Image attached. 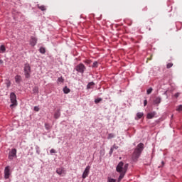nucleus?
I'll use <instances>...</instances> for the list:
<instances>
[{"label":"nucleus","instance_id":"29","mask_svg":"<svg viewBox=\"0 0 182 182\" xmlns=\"http://www.w3.org/2000/svg\"><path fill=\"white\" fill-rule=\"evenodd\" d=\"M167 69H170V68H173V63H169L166 65Z\"/></svg>","mask_w":182,"mask_h":182},{"label":"nucleus","instance_id":"11","mask_svg":"<svg viewBox=\"0 0 182 182\" xmlns=\"http://www.w3.org/2000/svg\"><path fill=\"white\" fill-rule=\"evenodd\" d=\"M14 80L16 82V83H17V85H19V83H21V82H22V77L21 75H16L14 77Z\"/></svg>","mask_w":182,"mask_h":182},{"label":"nucleus","instance_id":"18","mask_svg":"<svg viewBox=\"0 0 182 182\" xmlns=\"http://www.w3.org/2000/svg\"><path fill=\"white\" fill-rule=\"evenodd\" d=\"M92 86H95V82H89L87 85V89H92Z\"/></svg>","mask_w":182,"mask_h":182},{"label":"nucleus","instance_id":"13","mask_svg":"<svg viewBox=\"0 0 182 182\" xmlns=\"http://www.w3.org/2000/svg\"><path fill=\"white\" fill-rule=\"evenodd\" d=\"M156 116V112H149L147 114L146 117L147 119H153Z\"/></svg>","mask_w":182,"mask_h":182},{"label":"nucleus","instance_id":"14","mask_svg":"<svg viewBox=\"0 0 182 182\" xmlns=\"http://www.w3.org/2000/svg\"><path fill=\"white\" fill-rule=\"evenodd\" d=\"M154 105H160V103H161V98L160 97H156L154 100Z\"/></svg>","mask_w":182,"mask_h":182},{"label":"nucleus","instance_id":"3","mask_svg":"<svg viewBox=\"0 0 182 182\" xmlns=\"http://www.w3.org/2000/svg\"><path fill=\"white\" fill-rule=\"evenodd\" d=\"M23 71L25 77L29 79L31 77V65L29 63L24 64Z\"/></svg>","mask_w":182,"mask_h":182},{"label":"nucleus","instance_id":"23","mask_svg":"<svg viewBox=\"0 0 182 182\" xmlns=\"http://www.w3.org/2000/svg\"><path fill=\"white\" fill-rule=\"evenodd\" d=\"M33 93H39V88L38 87H34L33 88Z\"/></svg>","mask_w":182,"mask_h":182},{"label":"nucleus","instance_id":"5","mask_svg":"<svg viewBox=\"0 0 182 182\" xmlns=\"http://www.w3.org/2000/svg\"><path fill=\"white\" fill-rule=\"evenodd\" d=\"M56 173L61 177H65V176H66V170H65V168L63 167L58 168Z\"/></svg>","mask_w":182,"mask_h":182},{"label":"nucleus","instance_id":"22","mask_svg":"<svg viewBox=\"0 0 182 182\" xmlns=\"http://www.w3.org/2000/svg\"><path fill=\"white\" fill-rule=\"evenodd\" d=\"M54 117L55 119H58V117H60V112L59 111H58L57 112H55L54 114Z\"/></svg>","mask_w":182,"mask_h":182},{"label":"nucleus","instance_id":"36","mask_svg":"<svg viewBox=\"0 0 182 182\" xmlns=\"http://www.w3.org/2000/svg\"><path fill=\"white\" fill-rule=\"evenodd\" d=\"M180 96V93H176L175 95H174V97H178Z\"/></svg>","mask_w":182,"mask_h":182},{"label":"nucleus","instance_id":"38","mask_svg":"<svg viewBox=\"0 0 182 182\" xmlns=\"http://www.w3.org/2000/svg\"><path fill=\"white\" fill-rule=\"evenodd\" d=\"M4 63V61L2 60H0V65H2Z\"/></svg>","mask_w":182,"mask_h":182},{"label":"nucleus","instance_id":"8","mask_svg":"<svg viewBox=\"0 0 182 182\" xmlns=\"http://www.w3.org/2000/svg\"><path fill=\"white\" fill-rule=\"evenodd\" d=\"M14 157H16V149H13L9 154V159L12 160Z\"/></svg>","mask_w":182,"mask_h":182},{"label":"nucleus","instance_id":"35","mask_svg":"<svg viewBox=\"0 0 182 182\" xmlns=\"http://www.w3.org/2000/svg\"><path fill=\"white\" fill-rule=\"evenodd\" d=\"M34 110H35V112H39V107H34Z\"/></svg>","mask_w":182,"mask_h":182},{"label":"nucleus","instance_id":"31","mask_svg":"<svg viewBox=\"0 0 182 182\" xmlns=\"http://www.w3.org/2000/svg\"><path fill=\"white\" fill-rule=\"evenodd\" d=\"M107 182H116V180L110 177H108Z\"/></svg>","mask_w":182,"mask_h":182},{"label":"nucleus","instance_id":"10","mask_svg":"<svg viewBox=\"0 0 182 182\" xmlns=\"http://www.w3.org/2000/svg\"><path fill=\"white\" fill-rule=\"evenodd\" d=\"M38 43V38L32 36L30 40V45L31 46H35Z\"/></svg>","mask_w":182,"mask_h":182},{"label":"nucleus","instance_id":"6","mask_svg":"<svg viewBox=\"0 0 182 182\" xmlns=\"http://www.w3.org/2000/svg\"><path fill=\"white\" fill-rule=\"evenodd\" d=\"M85 69H86V67L83 64H80L76 66V70L80 73H83V72H85Z\"/></svg>","mask_w":182,"mask_h":182},{"label":"nucleus","instance_id":"17","mask_svg":"<svg viewBox=\"0 0 182 182\" xmlns=\"http://www.w3.org/2000/svg\"><path fill=\"white\" fill-rule=\"evenodd\" d=\"M5 84L7 89H9V87H11V81L9 80H6Z\"/></svg>","mask_w":182,"mask_h":182},{"label":"nucleus","instance_id":"27","mask_svg":"<svg viewBox=\"0 0 182 182\" xmlns=\"http://www.w3.org/2000/svg\"><path fill=\"white\" fill-rule=\"evenodd\" d=\"M102 100H103V99H102V98L95 99V103H96V104L100 103V102H102Z\"/></svg>","mask_w":182,"mask_h":182},{"label":"nucleus","instance_id":"9","mask_svg":"<svg viewBox=\"0 0 182 182\" xmlns=\"http://www.w3.org/2000/svg\"><path fill=\"white\" fill-rule=\"evenodd\" d=\"M90 171V166H87L82 173V178H86L87 176H89Z\"/></svg>","mask_w":182,"mask_h":182},{"label":"nucleus","instance_id":"37","mask_svg":"<svg viewBox=\"0 0 182 182\" xmlns=\"http://www.w3.org/2000/svg\"><path fill=\"white\" fill-rule=\"evenodd\" d=\"M144 106H147V100L144 101Z\"/></svg>","mask_w":182,"mask_h":182},{"label":"nucleus","instance_id":"12","mask_svg":"<svg viewBox=\"0 0 182 182\" xmlns=\"http://www.w3.org/2000/svg\"><path fill=\"white\" fill-rule=\"evenodd\" d=\"M119 149V146L116 144H114L112 147H111L110 151H109V155L112 156L113 154V151L114 150H117Z\"/></svg>","mask_w":182,"mask_h":182},{"label":"nucleus","instance_id":"34","mask_svg":"<svg viewBox=\"0 0 182 182\" xmlns=\"http://www.w3.org/2000/svg\"><path fill=\"white\" fill-rule=\"evenodd\" d=\"M50 153L52 154L56 153V151L54 149H50Z\"/></svg>","mask_w":182,"mask_h":182},{"label":"nucleus","instance_id":"1","mask_svg":"<svg viewBox=\"0 0 182 182\" xmlns=\"http://www.w3.org/2000/svg\"><path fill=\"white\" fill-rule=\"evenodd\" d=\"M144 149V144L140 143L136 146L132 156L133 161H137L139 157H140V155L141 154V152L143 151Z\"/></svg>","mask_w":182,"mask_h":182},{"label":"nucleus","instance_id":"7","mask_svg":"<svg viewBox=\"0 0 182 182\" xmlns=\"http://www.w3.org/2000/svg\"><path fill=\"white\" fill-rule=\"evenodd\" d=\"M9 176H11V169L9 168V166H6L4 169V178L6 180L9 178Z\"/></svg>","mask_w":182,"mask_h":182},{"label":"nucleus","instance_id":"24","mask_svg":"<svg viewBox=\"0 0 182 182\" xmlns=\"http://www.w3.org/2000/svg\"><path fill=\"white\" fill-rule=\"evenodd\" d=\"M123 168H124V174H126V171H127V168H129V164H126L123 167Z\"/></svg>","mask_w":182,"mask_h":182},{"label":"nucleus","instance_id":"2","mask_svg":"<svg viewBox=\"0 0 182 182\" xmlns=\"http://www.w3.org/2000/svg\"><path fill=\"white\" fill-rule=\"evenodd\" d=\"M123 166H124V164L122 161H120L118 165L117 166L116 171L117 173H120V175L118 178V181H121L122 179L124 177L125 173L124 171Z\"/></svg>","mask_w":182,"mask_h":182},{"label":"nucleus","instance_id":"19","mask_svg":"<svg viewBox=\"0 0 182 182\" xmlns=\"http://www.w3.org/2000/svg\"><path fill=\"white\" fill-rule=\"evenodd\" d=\"M37 6L38 9H41V11H46V7H45V6H41L38 4Z\"/></svg>","mask_w":182,"mask_h":182},{"label":"nucleus","instance_id":"33","mask_svg":"<svg viewBox=\"0 0 182 182\" xmlns=\"http://www.w3.org/2000/svg\"><path fill=\"white\" fill-rule=\"evenodd\" d=\"M97 65H98L97 61L94 62L92 64V68H97Z\"/></svg>","mask_w":182,"mask_h":182},{"label":"nucleus","instance_id":"21","mask_svg":"<svg viewBox=\"0 0 182 182\" xmlns=\"http://www.w3.org/2000/svg\"><path fill=\"white\" fill-rule=\"evenodd\" d=\"M63 92L65 94L70 93V89L68 88V87H65L63 88Z\"/></svg>","mask_w":182,"mask_h":182},{"label":"nucleus","instance_id":"32","mask_svg":"<svg viewBox=\"0 0 182 182\" xmlns=\"http://www.w3.org/2000/svg\"><path fill=\"white\" fill-rule=\"evenodd\" d=\"M114 137V134H109L107 139H113Z\"/></svg>","mask_w":182,"mask_h":182},{"label":"nucleus","instance_id":"16","mask_svg":"<svg viewBox=\"0 0 182 182\" xmlns=\"http://www.w3.org/2000/svg\"><path fill=\"white\" fill-rule=\"evenodd\" d=\"M5 50H6V48H5L4 46H0V53H5Z\"/></svg>","mask_w":182,"mask_h":182},{"label":"nucleus","instance_id":"28","mask_svg":"<svg viewBox=\"0 0 182 182\" xmlns=\"http://www.w3.org/2000/svg\"><path fill=\"white\" fill-rule=\"evenodd\" d=\"M153 92V88L150 87L146 90V94L150 95Z\"/></svg>","mask_w":182,"mask_h":182},{"label":"nucleus","instance_id":"40","mask_svg":"<svg viewBox=\"0 0 182 182\" xmlns=\"http://www.w3.org/2000/svg\"><path fill=\"white\" fill-rule=\"evenodd\" d=\"M161 164H163V166H164V161H162Z\"/></svg>","mask_w":182,"mask_h":182},{"label":"nucleus","instance_id":"26","mask_svg":"<svg viewBox=\"0 0 182 182\" xmlns=\"http://www.w3.org/2000/svg\"><path fill=\"white\" fill-rule=\"evenodd\" d=\"M176 112H182V105L176 107Z\"/></svg>","mask_w":182,"mask_h":182},{"label":"nucleus","instance_id":"15","mask_svg":"<svg viewBox=\"0 0 182 182\" xmlns=\"http://www.w3.org/2000/svg\"><path fill=\"white\" fill-rule=\"evenodd\" d=\"M144 116V114L143 112H138L136 114V117L135 118V120H139V119H141Z\"/></svg>","mask_w":182,"mask_h":182},{"label":"nucleus","instance_id":"39","mask_svg":"<svg viewBox=\"0 0 182 182\" xmlns=\"http://www.w3.org/2000/svg\"><path fill=\"white\" fill-rule=\"evenodd\" d=\"M86 63H88V64H89V63H90V61L87 60V61H86Z\"/></svg>","mask_w":182,"mask_h":182},{"label":"nucleus","instance_id":"30","mask_svg":"<svg viewBox=\"0 0 182 182\" xmlns=\"http://www.w3.org/2000/svg\"><path fill=\"white\" fill-rule=\"evenodd\" d=\"M45 128L46 129V130H49L50 129V125L48 123H46Z\"/></svg>","mask_w":182,"mask_h":182},{"label":"nucleus","instance_id":"25","mask_svg":"<svg viewBox=\"0 0 182 182\" xmlns=\"http://www.w3.org/2000/svg\"><path fill=\"white\" fill-rule=\"evenodd\" d=\"M39 50H40V53L43 54H45L46 53V50L43 47H41Z\"/></svg>","mask_w":182,"mask_h":182},{"label":"nucleus","instance_id":"4","mask_svg":"<svg viewBox=\"0 0 182 182\" xmlns=\"http://www.w3.org/2000/svg\"><path fill=\"white\" fill-rule=\"evenodd\" d=\"M10 100H11V102L12 103L10 105V107L11 109H14V107H15V106H18V101H16V95H15V93L11 92L10 94Z\"/></svg>","mask_w":182,"mask_h":182},{"label":"nucleus","instance_id":"20","mask_svg":"<svg viewBox=\"0 0 182 182\" xmlns=\"http://www.w3.org/2000/svg\"><path fill=\"white\" fill-rule=\"evenodd\" d=\"M57 82L58 83H63L65 82V80L63 79V77H60L58 78Z\"/></svg>","mask_w":182,"mask_h":182}]
</instances>
